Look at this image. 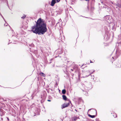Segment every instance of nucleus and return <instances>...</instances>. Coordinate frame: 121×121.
Wrapping results in <instances>:
<instances>
[{
	"instance_id": "obj_10",
	"label": "nucleus",
	"mask_w": 121,
	"mask_h": 121,
	"mask_svg": "<svg viewBox=\"0 0 121 121\" xmlns=\"http://www.w3.org/2000/svg\"><path fill=\"white\" fill-rule=\"evenodd\" d=\"M56 1L57 2H58L60 0H56Z\"/></svg>"
},
{
	"instance_id": "obj_7",
	"label": "nucleus",
	"mask_w": 121,
	"mask_h": 121,
	"mask_svg": "<svg viewBox=\"0 0 121 121\" xmlns=\"http://www.w3.org/2000/svg\"><path fill=\"white\" fill-rule=\"evenodd\" d=\"M66 91L65 89L63 90L62 91V93L63 94H65L66 93Z\"/></svg>"
},
{
	"instance_id": "obj_2",
	"label": "nucleus",
	"mask_w": 121,
	"mask_h": 121,
	"mask_svg": "<svg viewBox=\"0 0 121 121\" xmlns=\"http://www.w3.org/2000/svg\"><path fill=\"white\" fill-rule=\"evenodd\" d=\"M69 105V103H65L64 104L62 105V106L63 107L62 108L68 106Z\"/></svg>"
},
{
	"instance_id": "obj_6",
	"label": "nucleus",
	"mask_w": 121,
	"mask_h": 121,
	"mask_svg": "<svg viewBox=\"0 0 121 121\" xmlns=\"http://www.w3.org/2000/svg\"><path fill=\"white\" fill-rule=\"evenodd\" d=\"M39 74L40 75L42 76L43 77H45V74L44 73H40Z\"/></svg>"
},
{
	"instance_id": "obj_4",
	"label": "nucleus",
	"mask_w": 121,
	"mask_h": 121,
	"mask_svg": "<svg viewBox=\"0 0 121 121\" xmlns=\"http://www.w3.org/2000/svg\"><path fill=\"white\" fill-rule=\"evenodd\" d=\"M105 18L107 20H109L110 18H111V17L109 16H107L105 17Z\"/></svg>"
},
{
	"instance_id": "obj_8",
	"label": "nucleus",
	"mask_w": 121,
	"mask_h": 121,
	"mask_svg": "<svg viewBox=\"0 0 121 121\" xmlns=\"http://www.w3.org/2000/svg\"><path fill=\"white\" fill-rule=\"evenodd\" d=\"M88 115L89 117L92 118H93L95 117L94 115H91L90 114Z\"/></svg>"
},
{
	"instance_id": "obj_3",
	"label": "nucleus",
	"mask_w": 121,
	"mask_h": 121,
	"mask_svg": "<svg viewBox=\"0 0 121 121\" xmlns=\"http://www.w3.org/2000/svg\"><path fill=\"white\" fill-rule=\"evenodd\" d=\"M56 3V1L55 0H52L51 2V5L52 6H53Z\"/></svg>"
},
{
	"instance_id": "obj_11",
	"label": "nucleus",
	"mask_w": 121,
	"mask_h": 121,
	"mask_svg": "<svg viewBox=\"0 0 121 121\" xmlns=\"http://www.w3.org/2000/svg\"><path fill=\"white\" fill-rule=\"evenodd\" d=\"M48 101H51V100H48Z\"/></svg>"
},
{
	"instance_id": "obj_16",
	"label": "nucleus",
	"mask_w": 121,
	"mask_h": 121,
	"mask_svg": "<svg viewBox=\"0 0 121 121\" xmlns=\"http://www.w3.org/2000/svg\"><path fill=\"white\" fill-rule=\"evenodd\" d=\"M70 103H71V101H70Z\"/></svg>"
},
{
	"instance_id": "obj_15",
	"label": "nucleus",
	"mask_w": 121,
	"mask_h": 121,
	"mask_svg": "<svg viewBox=\"0 0 121 121\" xmlns=\"http://www.w3.org/2000/svg\"><path fill=\"white\" fill-rule=\"evenodd\" d=\"M75 111H77V110H76V109H75Z\"/></svg>"
},
{
	"instance_id": "obj_5",
	"label": "nucleus",
	"mask_w": 121,
	"mask_h": 121,
	"mask_svg": "<svg viewBox=\"0 0 121 121\" xmlns=\"http://www.w3.org/2000/svg\"><path fill=\"white\" fill-rule=\"evenodd\" d=\"M62 97L63 99L65 100H66L67 99V97L65 95H62Z\"/></svg>"
},
{
	"instance_id": "obj_12",
	"label": "nucleus",
	"mask_w": 121,
	"mask_h": 121,
	"mask_svg": "<svg viewBox=\"0 0 121 121\" xmlns=\"http://www.w3.org/2000/svg\"><path fill=\"white\" fill-rule=\"evenodd\" d=\"M7 119H8V120H9V118H8L7 117Z\"/></svg>"
},
{
	"instance_id": "obj_9",
	"label": "nucleus",
	"mask_w": 121,
	"mask_h": 121,
	"mask_svg": "<svg viewBox=\"0 0 121 121\" xmlns=\"http://www.w3.org/2000/svg\"><path fill=\"white\" fill-rule=\"evenodd\" d=\"M26 17V15H23V16L21 17V18L22 19H24Z\"/></svg>"
},
{
	"instance_id": "obj_1",
	"label": "nucleus",
	"mask_w": 121,
	"mask_h": 121,
	"mask_svg": "<svg viewBox=\"0 0 121 121\" xmlns=\"http://www.w3.org/2000/svg\"><path fill=\"white\" fill-rule=\"evenodd\" d=\"M46 25L43 20L39 18L37 20L36 24L32 27L31 31L36 34H43L46 31Z\"/></svg>"
},
{
	"instance_id": "obj_17",
	"label": "nucleus",
	"mask_w": 121,
	"mask_h": 121,
	"mask_svg": "<svg viewBox=\"0 0 121 121\" xmlns=\"http://www.w3.org/2000/svg\"><path fill=\"white\" fill-rule=\"evenodd\" d=\"M90 62H91V61Z\"/></svg>"
},
{
	"instance_id": "obj_14",
	"label": "nucleus",
	"mask_w": 121,
	"mask_h": 121,
	"mask_svg": "<svg viewBox=\"0 0 121 121\" xmlns=\"http://www.w3.org/2000/svg\"><path fill=\"white\" fill-rule=\"evenodd\" d=\"M74 120H76V119H75H75H74Z\"/></svg>"
},
{
	"instance_id": "obj_13",
	"label": "nucleus",
	"mask_w": 121,
	"mask_h": 121,
	"mask_svg": "<svg viewBox=\"0 0 121 121\" xmlns=\"http://www.w3.org/2000/svg\"><path fill=\"white\" fill-rule=\"evenodd\" d=\"M108 22L109 23H110V22H109V21H108Z\"/></svg>"
}]
</instances>
